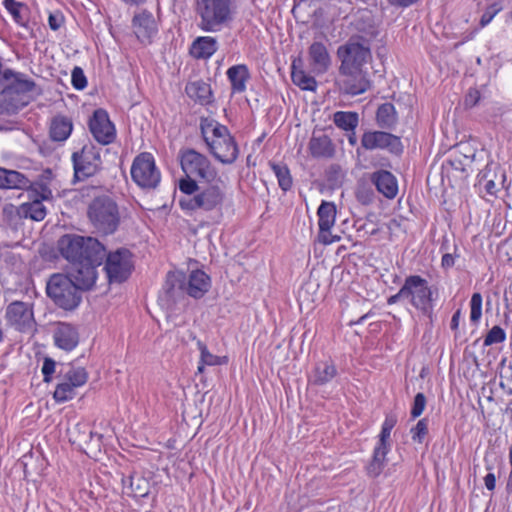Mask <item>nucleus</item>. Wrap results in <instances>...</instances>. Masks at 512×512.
<instances>
[{
    "mask_svg": "<svg viewBox=\"0 0 512 512\" xmlns=\"http://www.w3.org/2000/svg\"><path fill=\"white\" fill-rule=\"evenodd\" d=\"M179 190L182 195L178 203L187 215L198 212L221 215L226 202L225 186L220 178L199 185L195 179L182 178L179 180Z\"/></svg>",
    "mask_w": 512,
    "mask_h": 512,
    "instance_id": "1",
    "label": "nucleus"
},
{
    "mask_svg": "<svg viewBox=\"0 0 512 512\" xmlns=\"http://www.w3.org/2000/svg\"><path fill=\"white\" fill-rule=\"evenodd\" d=\"M204 140L213 156L223 164L233 163L238 156V147L228 128L216 121L201 125Z\"/></svg>",
    "mask_w": 512,
    "mask_h": 512,
    "instance_id": "2",
    "label": "nucleus"
},
{
    "mask_svg": "<svg viewBox=\"0 0 512 512\" xmlns=\"http://www.w3.org/2000/svg\"><path fill=\"white\" fill-rule=\"evenodd\" d=\"M199 27L205 32H218L233 20V0H196Z\"/></svg>",
    "mask_w": 512,
    "mask_h": 512,
    "instance_id": "3",
    "label": "nucleus"
},
{
    "mask_svg": "<svg viewBox=\"0 0 512 512\" xmlns=\"http://www.w3.org/2000/svg\"><path fill=\"white\" fill-rule=\"evenodd\" d=\"M59 250L72 264L89 257L94 261L105 257V247L97 239L80 235L63 236L59 240Z\"/></svg>",
    "mask_w": 512,
    "mask_h": 512,
    "instance_id": "4",
    "label": "nucleus"
},
{
    "mask_svg": "<svg viewBox=\"0 0 512 512\" xmlns=\"http://www.w3.org/2000/svg\"><path fill=\"white\" fill-rule=\"evenodd\" d=\"M47 295L64 310L77 308L82 300L81 289L67 275L54 274L47 283Z\"/></svg>",
    "mask_w": 512,
    "mask_h": 512,
    "instance_id": "5",
    "label": "nucleus"
},
{
    "mask_svg": "<svg viewBox=\"0 0 512 512\" xmlns=\"http://www.w3.org/2000/svg\"><path fill=\"white\" fill-rule=\"evenodd\" d=\"M88 216L94 227L105 234L113 233L119 223L117 205L107 196L98 197L92 201Z\"/></svg>",
    "mask_w": 512,
    "mask_h": 512,
    "instance_id": "6",
    "label": "nucleus"
},
{
    "mask_svg": "<svg viewBox=\"0 0 512 512\" xmlns=\"http://www.w3.org/2000/svg\"><path fill=\"white\" fill-rule=\"evenodd\" d=\"M131 177L143 189H153L158 186L161 173L151 153L143 152L135 157L131 166Z\"/></svg>",
    "mask_w": 512,
    "mask_h": 512,
    "instance_id": "7",
    "label": "nucleus"
},
{
    "mask_svg": "<svg viewBox=\"0 0 512 512\" xmlns=\"http://www.w3.org/2000/svg\"><path fill=\"white\" fill-rule=\"evenodd\" d=\"M180 162L182 170L186 175L185 178H197L205 182L214 181L218 178L217 171L211 165L208 158L193 149L183 151L180 156Z\"/></svg>",
    "mask_w": 512,
    "mask_h": 512,
    "instance_id": "8",
    "label": "nucleus"
},
{
    "mask_svg": "<svg viewBox=\"0 0 512 512\" xmlns=\"http://www.w3.org/2000/svg\"><path fill=\"white\" fill-rule=\"evenodd\" d=\"M104 265L107 279L110 283L126 281L134 268L133 256L128 249L120 248L108 253Z\"/></svg>",
    "mask_w": 512,
    "mask_h": 512,
    "instance_id": "9",
    "label": "nucleus"
},
{
    "mask_svg": "<svg viewBox=\"0 0 512 512\" xmlns=\"http://www.w3.org/2000/svg\"><path fill=\"white\" fill-rule=\"evenodd\" d=\"M402 294H406V300L417 310L427 313L432 308V290L427 280L412 275L405 279L402 286Z\"/></svg>",
    "mask_w": 512,
    "mask_h": 512,
    "instance_id": "10",
    "label": "nucleus"
},
{
    "mask_svg": "<svg viewBox=\"0 0 512 512\" xmlns=\"http://www.w3.org/2000/svg\"><path fill=\"white\" fill-rule=\"evenodd\" d=\"M167 283H171L172 287L178 284L193 298H201L211 286L210 277L198 269L190 272L187 284H185L184 274L180 271L170 272L167 276Z\"/></svg>",
    "mask_w": 512,
    "mask_h": 512,
    "instance_id": "11",
    "label": "nucleus"
},
{
    "mask_svg": "<svg viewBox=\"0 0 512 512\" xmlns=\"http://www.w3.org/2000/svg\"><path fill=\"white\" fill-rule=\"evenodd\" d=\"M28 193L30 201L21 204L19 214L34 221H42L47 213L43 201L52 198V191L45 185L37 184Z\"/></svg>",
    "mask_w": 512,
    "mask_h": 512,
    "instance_id": "12",
    "label": "nucleus"
},
{
    "mask_svg": "<svg viewBox=\"0 0 512 512\" xmlns=\"http://www.w3.org/2000/svg\"><path fill=\"white\" fill-rule=\"evenodd\" d=\"M337 56L341 62L339 68L343 70L363 69L370 58V50L358 41L350 40L337 49Z\"/></svg>",
    "mask_w": 512,
    "mask_h": 512,
    "instance_id": "13",
    "label": "nucleus"
},
{
    "mask_svg": "<svg viewBox=\"0 0 512 512\" xmlns=\"http://www.w3.org/2000/svg\"><path fill=\"white\" fill-rule=\"evenodd\" d=\"M339 90L347 95L363 94L370 88V80L363 69L343 70L339 68V78L336 81Z\"/></svg>",
    "mask_w": 512,
    "mask_h": 512,
    "instance_id": "14",
    "label": "nucleus"
},
{
    "mask_svg": "<svg viewBox=\"0 0 512 512\" xmlns=\"http://www.w3.org/2000/svg\"><path fill=\"white\" fill-rule=\"evenodd\" d=\"M72 161L78 179L94 175L101 165L100 153L92 145H85L80 152L73 153Z\"/></svg>",
    "mask_w": 512,
    "mask_h": 512,
    "instance_id": "15",
    "label": "nucleus"
},
{
    "mask_svg": "<svg viewBox=\"0 0 512 512\" xmlns=\"http://www.w3.org/2000/svg\"><path fill=\"white\" fill-rule=\"evenodd\" d=\"M102 260L94 261L92 257L85 260L77 261L67 275L81 290L90 289L97 280V267Z\"/></svg>",
    "mask_w": 512,
    "mask_h": 512,
    "instance_id": "16",
    "label": "nucleus"
},
{
    "mask_svg": "<svg viewBox=\"0 0 512 512\" xmlns=\"http://www.w3.org/2000/svg\"><path fill=\"white\" fill-rule=\"evenodd\" d=\"M90 131L97 142L103 145L112 143L116 138V129L110 121L108 113L103 109H97L90 121Z\"/></svg>",
    "mask_w": 512,
    "mask_h": 512,
    "instance_id": "17",
    "label": "nucleus"
},
{
    "mask_svg": "<svg viewBox=\"0 0 512 512\" xmlns=\"http://www.w3.org/2000/svg\"><path fill=\"white\" fill-rule=\"evenodd\" d=\"M319 241L325 245L332 244L340 240L339 236H333L331 229L336 220V206L333 202L322 201L317 210Z\"/></svg>",
    "mask_w": 512,
    "mask_h": 512,
    "instance_id": "18",
    "label": "nucleus"
},
{
    "mask_svg": "<svg viewBox=\"0 0 512 512\" xmlns=\"http://www.w3.org/2000/svg\"><path fill=\"white\" fill-rule=\"evenodd\" d=\"M6 317L9 324L21 332L32 331L35 325L32 308L24 302L15 301L8 305Z\"/></svg>",
    "mask_w": 512,
    "mask_h": 512,
    "instance_id": "19",
    "label": "nucleus"
},
{
    "mask_svg": "<svg viewBox=\"0 0 512 512\" xmlns=\"http://www.w3.org/2000/svg\"><path fill=\"white\" fill-rule=\"evenodd\" d=\"M362 146L367 150L389 149L392 152L401 151V141L397 136L387 132H365L361 139Z\"/></svg>",
    "mask_w": 512,
    "mask_h": 512,
    "instance_id": "20",
    "label": "nucleus"
},
{
    "mask_svg": "<svg viewBox=\"0 0 512 512\" xmlns=\"http://www.w3.org/2000/svg\"><path fill=\"white\" fill-rule=\"evenodd\" d=\"M133 31L141 43L149 44L158 33L157 22L152 13L144 10L133 17Z\"/></svg>",
    "mask_w": 512,
    "mask_h": 512,
    "instance_id": "21",
    "label": "nucleus"
},
{
    "mask_svg": "<svg viewBox=\"0 0 512 512\" xmlns=\"http://www.w3.org/2000/svg\"><path fill=\"white\" fill-rule=\"evenodd\" d=\"M53 341L57 348L70 352L79 344V332L74 325L59 322L53 330Z\"/></svg>",
    "mask_w": 512,
    "mask_h": 512,
    "instance_id": "22",
    "label": "nucleus"
},
{
    "mask_svg": "<svg viewBox=\"0 0 512 512\" xmlns=\"http://www.w3.org/2000/svg\"><path fill=\"white\" fill-rule=\"evenodd\" d=\"M308 61L311 71L316 75L326 73L330 69L332 63V59L326 45L319 41H315L309 46Z\"/></svg>",
    "mask_w": 512,
    "mask_h": 512,
    "instance_id": "23",
    "label": "nucleus"
},
{
    "mask_svg": "<svg viewBox=\"0 0 512 512\" xmlns=\"http://www.w3.org/2000/svg\"><path fill=\"white\" fill-rule=\"evenodd\" d=\"M226 75L231 84L232 93L240 94L246 91L247 83L250 80L251 75L245 64L231 66L227 70Z\"/></svg>",
    "mask_w": 512,
    "mask_h": 512,
    "instance_id": "24",
    "label": "nucleus"
},
{
    "mask_svg": "<svg viewBox=\"0 0 512 512\" xmlns=\"http://www.w3.org/2000/svg\"><path fill=\"white\" fill-rule=\"evenodd\" d=\"M372 182L377 190L387 198H394L398 192L396 178L388 171L381 170L375 172L372 176Z\"/></svg>",
    "mask_w": 512,
    "mask_h": 512,
    "instance_id": "25",
    "label": "nucleus"
},
{
    "mask_svg": "<svg viewBox=\"0 0 512 512\" xmlns=\"http://www.w3.org/2000/svg\"><path fill=\"white\" fill-rule=\"evenodd\" d=\"M218 49L217 40L211 36L196 38L191 46L190 53L198 59L210 58Z\"/></svg>",
    "mask_w": 512,
    "mask_h": 512,
    "instance_id": "26",
    "label": "nucleus"
},
{
    "mask_svg": "<svg viewBox=\"0 0 512 512\" xmlns=\"http://www.w3.org/2000/svg\"><path fill=\"white\" fill-rule=\"evenodd\" d=\"M337 370L332 361L318 362L309 375V382L314 385H324L336 376Z\"/></svg>",
    "mask_w": 512,
    "mask_h": 512,
    "instance_id": "27",
    "label": "nucleus"
},
{
    "mask_svg": "<svg viewBox=\"0 0 512 512\" xmlns=\"http://www.w3.org/2000/svg\"><path fill=\"white\" fill-rule=\"evenodd\" d=\"M73 130L72 120L64 115H56L50 124V136L54 141H65Z\"/></svg>",
    "mask_w": 512,
    "mask_h": 512,
    "instance_id": "28",
    "label": "nucleus"
},
{
    "mask_svg": "<svg viewBox=\"0 0 512 512\" xmlns=\"http://www.w3.org/2000/svg\"><path fill=\"white\" fill-rule=\"evenodd\" d=\"M28 185L29 180L22 173L0 167V188L23 189Z\"/></svg>",
    "mask_w": 512,
    "mask_h": 512,
    "instance_id": "29",
    "label": "nucleus"
},
{
    "mask_svg": "<svg viewBox=\"0 0 512 512\" xmlns=\"http://www.w3.org/2000/svg\"><path fill=\"white\" fill-rule=\"evenodd\" d=\"M309 151L313 157L320 158L332 156L334 149L327 135L314 133L309 141Z\"/></svg>",
    "mask_w": 512,
    "mask_h": 512,
    "instance_id": "30",
    "label": "nucleus"
},
{
    "mask_svg": "<svg viewBox=\"0 0 512 512\" xmlns=\"http://www.w3.org/2000/svg\"><path fill=\"white\" fill-rule=\"evenodd\" d=\"M197 349L200 353V358L198 362L197 371L199 373H203L205 366H218L224 365L228 362V358L226 356H218L211 353L206 344L201 340L196 342Z\"/></svg>",
    "mask_w": 512,
    "mask_h": 512,
    "instance_id": "31",
    "label": "nucleus"
},
{
    "mask_svg": "<svg viewBox=\"0 0 512 512\" xmlns=\"http://www.w3.org/2000/svg\"><path fill=\"white\" fill-rule=\"evenodd\" d=\"M291 79L301 90L316 91L317 89L316 79L302 68H297L295 64L292 65Z\"/></svg>",
    "mask_w": 512,
    "mask_h": 512,
    "instance_id": "32",
    "label": "nucleus"
},
{
    "mask_svg": "<svg viewBox=\"0 0 512 512\" xmlns=\"http://www.w3.org/2000/svg\"><path fill=\"white\" fill-rule=\"evenodd\" d=\"M389 451L390 449L375 446L372 460L366 467L369 476L378 477L382 473L386 465V456Z\"/></svg>",
    "mask_w": 512,
    "mask_h": 512,
    "instance_id": "33",
    "label": "nucleus"
},
{
    "mask_svg": "<svg viewBox=\"0 0 512 512\" xmlns=\"http://www.w3.org/2000/svg\"><path fill=\"white\" fill-rule=\"evenodd\" d=\"M334 124L345 131H354L359 123V116L356 112L337 111L333 115Z\"/></svg>",
    "mask_w": 512,
    "mask_h": 512,
    "instance_id": "34",
    "label": "nucleus"
},
{
    "mask_svg": "<svg viewBox=\"0 0 512 512\" xmlns=\"http://www.w3.org/2000/svg\"><path fill=\"white\" fill-rule=\"evenodd\" d=\"M397 416L395 414H387L381 427V432L379 434V440L376 446L390 449L391 450V444H390V435L392 429L397 424Z\"/></svg>",
    "mask_w": 512,
    "mask_h": 512,
    "instance_id": "35",
    "label": "nucleus"
},
{
    "mask_svg": "<svg viewBox=\"0 0 512 512\" xmlns=\"http://www.w3.org/2000/svg\"><path fill=\"white\" fill-rule=\"evenodd\" d=\"M3 5L18 25H26L27 18L25 12L27 11V7L24 3L16 0H3Z\"/></svg>",
    "mask_w": 512,
    "mask_h": 512,
    "instance_id": "36",
    "label": "nucleus"
},
{
    "mask_svg": "<svg viewBox=\"0 0 512 512\" xmlns=\"http://www.w3.org/2000/svg\"><path fill=\"white\" fill-rule=\"evenodd\" d=\"M376 118L381 127H392L396 123L395 107L391 103L380 105L377 110Z\"/></svg>",
    "mask_w": 512,
    "mask_h": 512,
    "instance_id": "37",
    "label": "nucleus"
},
{
    "mask_svg": "<svg viewBox=\"0 0 512 512\" xmlns=\"http://www.w3.org/2000/svg\"><path fill=\"white\" fill-rule=\"evenodd\" d=\"M62 378L77 389L86 384L88 373L82 367H71L62 375Z\"/></svg>",
    "mask_w": 512,
    "mask_h": 512,
    "instance_id": "38",
    "label": "nucleus"
},
{
    "mask_svg": "<svg viewBox=\"0 0 512 512\" xmlns=\"http://www.w3.org/2000/svg\"><path fill=\"white\" fill-rule=\"evenodd\" d=\"M186 92L189 97L194 98L201 103L208 102L211 96L209 85L201 82H193L186 86Z\"/></svg>",
    "mask_w": 512,
    "mask_h": 512,
    "instance_id": "39",
    "label": "nucleus"
},
{
    "mask_svg": "<svg viewBox=\"0 0 512 512\" xmlns=\"http://www.w3.org/2000/svg\"><path fill=\"white\" fill-rule=\"evenodd\" d=\"M71 384L65 381L62 377L53 393V398L58 403H64L74 398L76 392Z\"/></svg>",
    "mask_w": 512,
    "mask_h": 512,
    "instance_id": "40",
    "label": "nucleus"
},
{
    "mask_svg": "<svg viewBox=\"0 0 512 512\" xmlns=\"http://www.w3.org/2000/svg\"><path fill=\"white\" fill-rule=\"evenodd\" d=\"M272 171L275 174L278 184L283 191H288L292 187V177L286 165L272 164Z\"/></svg>",
    "mask_w": 512,
    "mask_h": 512,
    "instance_id": "41",
    "label": "nucleus"
},
{
    "mask_svg": "<svg viewBox=\"0 0 512 512\" xmlns=\"http://www.w3.org/2000/svg\"><path fill=\"white\" fill-rule=\"evenodd\" d=\"M482 295L480 293H473L470 300V320L473 323H478L482 317Z\"/></svg>",
    "mask_w": 512,
    "mask_h": 512,
    "instance_id": "42",
    "label": "nucleus"
},
{
    "mask_svg": "<svg viewBox=\"0 0 512 512\" xmlns=\"http://www.w3.org/2000/svg\"><path fill=\"white\" fill-rule=\"evenodd\" d=\"M506 340V332L500 326H493L484 339V345L490 346L493 344L502 343Z\"/></svg>",
    "mask_w": 512,
    "mask_h": 512,
    "instance_id": "43",
    "label": "nucleus"
},
{
    "mask_svg": "<svg viewBox=\"0 0 512 512\" xmlns=\"http://www.w3.org/2000/svg\"><path fill=\"white\" fill-rule=\"evenodd\" d=\"M428 433V421L423 418L419 420L415 427L411 429L412 439L415 442L422 443Z\"/></svg>",
    "mask_w": 512,
    "mask_h": 512,
    "instance_id": "44",
    "label": "nucleus"
},
{
    "mask_svg": "<svg viewBox=\"0 0 512 512\" xmlns=\"http://www.w3.org/2000/svg\"><path fill=\"white\" fill-rule=\"evenodd\" d=\"M501 10L502 6L499 3H493L488 6L480 19L481 27L488 25Z\"/></svg>",
    "mask_w": 512,
    "mask_h": 512,
    "instance_id": "45",
    "label": "nucleus"
},
{
    "mask_svg": "<svg viewBox=\"0 0 512 512\" xmlns=\"http://www.w3.org/2000/svg\"><path fill=\"white\" fill-rule=\"evenodd\" d=\"M72 85L77 90H82L87 86V79L83 73V70L79 67H75L71 74Z\"/></svg>",
    "mask_w": 512,
    "mask_h": 512,
    "instance_id": "46",
    "label": "nucleus"
},
{
    "mask_svg": "<svg viewBox=\"0 0 512 512\" xmlns=\"http://www.w3.org/2000/svg\"><path fill=\"white\" fill-rule=\"evenodd\" d=\"M4 77L7 80L13 79L14 81L18 82L22 90L29 91L33 86V83L31 81L22 79V74L15 73L11 70L4 71Z\"/></svg>",
    "mask_w": 512,
    "mask_h": 512,
    "instance_id": "47",
    "label": "nucleus"
},
{
    "mask_svg": "<svg viewBox=\"0 0 512 512\" xmlns=\"http://www.w3.org/2000/svg\"><path fill=\"white\" fill-rule=\"evenodd\" d=\"M426 407V398L423 393L416 394L411 409V416L413 418L419 417Z\"/></svg>",
    "mask_w": 512,
    "mask_h": 512,
    "instance_id": "48",
    "label": "nucleus"
},
{
    "mask_svg": "<svg viewBox=\"0 0 512 512\" xmlns=\"http://www.w3.org/2000/svg\"><path fill=\"white\" fill-rule=\"evenodd\" d=\"M56 363L51 358H45L42 365V374L45 382L52 380V374L55 372Z\"/></svg>",
    "mask_w": 512,
    "mask_h": 512,
    "instance_id": "49",
    "label": "nucleus"
},
{
    "mask_svg": "<svg viewBox=\"0 0 512 512\" xmlns=\"http://www.w3.org/2000/svg\"><path fill=\"white\" fill-rule=\"evenodd\" d=\"M63 23H64V16L62 15V13H60L58 11L50 13V15L48 17V25L52 30H54V31L58 30L62 26Z\"/></svg>",
    "mask_w": 512,
    "mask_h": 512,
    "instance_id": "50",
    "label": "nucleus"
},
{
    "mask_svg": "<svg viewBox=\"0 0 512 512\" xmlns=\"http://www.w3.org/2000/svg\"><path fill=\"white\" fill-rule=\"evenodd\" d=\"M480 94L477 90H470L465 98V104L468 107H473L479 101Z\"/></svg>",
    "mask_w": 512,
    "mask_h": 512,
    "instance_id": "51",
    "label": "nucleus"
},
{
    "mask_svg": "<svg viewBox=\"0 0 512 512\" xmlns=\"http://www.w3.org/2000/svg\"><path fill=\"white\" fill-rule=\"evenodd\" d=\"M454 264H455V256L454 255L446 253L442 256L441 266L444 269H449V268L453 267Z\"/></svg>",
    "mask_w": 512,
    "mask_h": 512,
    "instance_id": "52",
    "label": "nucleus"
},
{
    "mask_svg": "<svg viewBox=\"0 0 512 512\" xmlns=\"http://www.w3.org/2000/svg\"><path fill=\"white\" fill-rule=\"evenodd\" d=\"M419 0H388L389 4L394 7H400V8H406L409 7L415 3H417Z\"/></svg>",
    "mask_w": 512,
    "mask_h": 512,
    "instance_id": "53",
    "label": "nucleus"
},
{
    "mask_svg": "<svg viewBox=\"0 0 512 512\" xmlns=\"http://www.w3.org/2000/svg\"><path fill=\"white\" fill-rule=\"evenodd\" d=\"M484 484L485 487L490 491H493L495 489L496 477L494 473L490 472L484 477Z\"/></svg>",
    "mask_w": 512,
    "mask_h": 512,
    "instance_id": "54",
    "label": "nucleus"
},
{
    "mask_svg": "<svg viewBox=\"0 0 512 512\" xmlns=\"http://www.w3.org/2000/svg\"><path fill=\"white\" fill-rule=\"evenodd\" d=\"M484 189L485 191L490 194V195H494L497 191L496 189V184L493 180H487L484 184Z\"/></svg>",
    "mask_w": 512,
    "mask_h": 512,
    "instance_id": "55",
    "label": "nucleus"
},
{
    "mask_svg": "<svg viewBox=\"0 0 512 512\" xmlns=\"http://www.w3.org/2000/svg\"><path fill=\"white\" fill-rule=\"evenodd\" d=\"M402 299H405L406 300V294H402V287L400 288V290L398 291L397 294L395 295H392L389 299H388V303L389 304H394Z\"/></svg>",
    "mask_w": 512,
    "mask_h": 512,
    "instance_id": "56",
    "label": "nucleus"
},
{
    "mask_svg": "<svg viewBox=\"0 0 512 512\" xmlns=\"http://www.w3.org/2000/svg\"><path fill=\"white\" fill-rule=\"evenodd\" d=\"M459 317H460V312L457 311L453 316H452V320H451V327L452 328H457L458 326V322H459Z\"/></svg>",
    "mask_w": 512,
    "mask_h": 512,
    "instance_id": "57",
    "label": "nucleus"
},
{
    "mask_svg": "<svg viewBox=\"0 0 512 512\" xmlns=\"http://www.w3.org/2000/svg\"><path fill=\"white\" fill-rule=\"evenodd\" d=\"M123 3L127 4V5H141L143 4L146 0H121Z\"/></svg>",
    "mask_w": 512,
    "mask_h": 512,
    "instance_id": "58",
    "label": "nucleus"
},
{
    "mask_svg": "<svg viewBox=\"0 0 512 512\" xmlns=\"http://www.w3.org/2000/svg\"><path fill=\"white\" fill-rule=\"evenodd\" d=\"M348 141H349V143H350L351 145H355V143H356V137H355V133H354V132L352 133V135H350V136L348 137Z\"/></svg>",
    "mask_w": 512,
    "mask_h": 512,
    "instance_id": "59",
    "label": "nucleus"
},
{
    "mask_svg": "<svg viewBox=\"0 0 512 512\" xmlns=\"http://www.w3.org/2000/svg\"><path fill=\"white\" fill-rule=\"evenodd\" d=\"M508 21L512 22V11L508 14Z\"/></svg>",
    "mask_w": 512,
    "mask_h": 512,
    "instance_id": "60",
    "label": "nucleus"
},
{
    "mask_svg": "<svg viewBox=\"0 0 512 512\" xmlns=\"http://www.w3.org/2000/svg\"><path fill=\"white\" fill-rule=\"evenodd\" d=\"M2 340V331L0 330V341Z\"/></svg>",
    "mask_w": 512,
    "mask_h": 512,
    "instance_id": "61",
    "label": "nucleus"
}]
</instances>
